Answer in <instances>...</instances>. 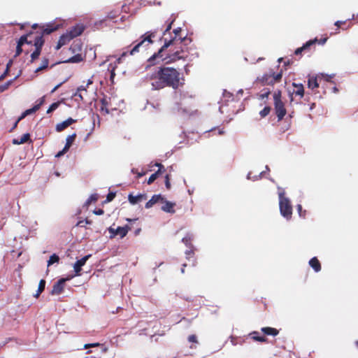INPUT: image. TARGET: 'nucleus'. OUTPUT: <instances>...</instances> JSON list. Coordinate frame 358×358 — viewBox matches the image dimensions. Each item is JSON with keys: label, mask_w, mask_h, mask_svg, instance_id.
<instances>
[{"label": "nucleus", "mask_w": 358, "mask_h": 358, "mask_svg": "<svg viewBox=\"0 0 358 358\" xmlns=\"http://www.w3.org/2000/svg\"><path fill=\"white\" fill-rule=\"evenodd\" d=\"M92 83V82L90 80H89L88 83L86 84L85 86L81 85L79 87H78L77 91L73 94V96L76 97H76H79L80 101H84L83 92H85V93L87 94V87L89 86V85Z\"/></svg>", "instance_id": "19"}, {"label": "nucleus", "mask_w": 358, "mask_h": 358, "mask_svg": "<svg viewBox=\"0 0 358 358\" xmlns=\"http://www.w3.org/2000/svg\"><path fill=\"white\" fill-rule=\"evenodd\" d=\"M155 166H157L159 168L158 169H162L163 171H166L164 166L160 163L157 162Z\"/></svg>", "instance_id": "53"}, {"label": "nucleus", "mask_w": 358, "mask_h": 358, "mask_svg": "<svg viewBox=\"0 0 358 358\" xmlns=\"http://www.w3.org/2000/svg\"><path fill=\"white\" fill-rule=\"evenodd\" d=\"M145 174V172H142V173L137 172V176H136V178H141L142 176H143Z\"/></svg>", "instance_id": "57"}, {"label": "nucleus", "mask_w": 358, "mask_h": 358, "mask_svg": "<svg viewBox=\"0 0 358 358\" xmlns=\"http://www.w3.org/2000/svg\"><path fill=\"white\" fill-rule=\"evenodd\" d=\"M309 265L313 268L315 272L321 271V264L317 257H313L309 261Z\"/></svg>", "instance_id": "23"}, {"label": "nucleus", "mask_w": 358, "mask_h": 358, "mask_svg": "<svg viewBox=\"0 0 358 358\" xmlns=\"http://www.w3.org/2000/svg\"><path fill=\"white\" fill-rule=\"evenodd\" d=\"M10 63H11V61H10L9 63L7 64V67H6L5 72L0 76V81L3 80L6 76V74L8 73V72L9 71V65Z\"/></svg>", "instance_id": "45"}, {"label": "nucleus", "mask_w": 358, "mask_h": 358, "mask_svg": "<svg viewBox=\"0 0 358 358\" xmlns=\"http://www.w3.org/2000/svg\"><path fill=\"white\" fill-rule=\"evenodd\" d=\"M165 171H163L162 169H158L155 173H152L148 180V184H152L160 175L164 173Z\"/></svg>", "instance_id": "29"}, {"label": "nucleus", "mask_w": 358, "mask_h": 358, "mask_svg": "<svg viewBox=\"0 0 358 358\" xmlns=\"http://www.w3.org/2000/svg\"><path fill=\"white\" fill-rule=\"evenodd\" d=\"M69 150H64V148H63L62 150L59 151L56 155L55 157H62L63 155H64L66 152H67Z\"/></svg>", "instance_id": "49"}, {"label": "nucleus", "mask_w": 358, "mask_h": 358, "mask_svg": "<svg viewBox=\"0 0 358 358\" xmlns=\"http://www.w3.org/2000/svg\"><path fill=\"white\" fill-rule=\"evenodd\" d=\"M175 20L176 18L171 16L170 18L165 21L166 27L163 32V36L161 38L164 39V44L158 50L157 52H155L148 59V62H150V64H155V63L159 62V61L165 62L166 64H168L179 59H185L187 57L188 55L187 52L182 49L174 51L171 54L165 53L168 48L173 45L181 44L186 39V36H182L180 35L182 31V29L180 27H178L173 29V33L174 34V37H171L170 38L166 37V34H169V31L171 30V26Z\"/></svg>", "instance_id": "1"}, {"label": "nucleus", "mask_w": 358, "mask_h": 358, "mask_svg": "<svg viewBox=\"0 0 358 358\" xmlns=\"http://www.w3.org/2000/svg\"><path fill=\"white\" fill-rule=\"evenodd\" d=\"M38 110V106H34L33 108H30V109H27L26 110L22 115L20 117H19V120H22L23 118H24L27 115H29L30 114H32L34 113H35L36 111H37Z\"/></svg>", "instance_id": "30"}, {"label": "nucleus", "mask_w": 358, "mask_h": 358, "mask_svg": "<svg viewBox=\"0 0 358 358\" xmlns=\"http://www.w3.org/2000/svg\"><path fill=\"white\" fill-rule=\"evenodd\" d=\"M71 40L72 36H71L67 32L62 34L59 38L55 49L57 50H59L62 46L69 43Z\"/></svg>", "instance_id": "15"}, {"label": "nucleus", "mask_w": 358, "mask_h": 358, "mask_svg": "<svg viewBox=\"0 0 358 358\" xmlns=\"http://www.w3.org/2000/svg\"><path fill=\"white\" fill-rule=\"evenodd\" d=\"M59 261V257L56 254H53L50 257L49 260L48 261V266H50V265L58 263Z\"/></svg>", "instance_id": "32"}, {"label": "nucleus", "mask_w": 358, "mask_h": 358, "mask_svg": "<svg viewBox=\"0 0 358 358\" xmlns=\"http://www.w3.org/2000/svg\"><path fill=\"white\" fill-rule=\"evenodd\" d=\"M48 64H49V61H48V59L47 58H44L43 60H42V64H41V66H40L39 67H38L35 72L36 73H38L43 69H45L48 66Z\"/></svg>", "instance_id": "31"}, {"label": "nucleus", "mask_w": 358, "mask_h": 358, "mask_svg": "<svg viewBox=\"0 0 358 358\" xmlns=\"http://www.w3.org/2000/svg\"><path fill=\"white\" fill-rule=\"evenodd\" d=\"M164 196H162L161 194H155L152 196L150 199V201L152 202L153 205L162 202L163 201Z\"/></svg>", "instance_id": "33"}, {"label": "nucleus", "mask_w": 358, "mask_h": 358, "mask_svg": "<svg viewBox=\"0 0 358 358\" xmlns=\"http://www.w3.org/2000/svg\"><path fill=\"white\" fill-rule=\"evenodd\" d=\"M100 103H101L100 110L101 111H104L105 113L108 114L109 113V110H108V105H109V101L108 100V98L107 97L102 98L100 100Z\"/></svg>", "instance_id": "26"}, {"label": "nucleus", "mask_w": 358, "mask_h": 358, "mask_svg": "<svg viewBox=\"0 0 358 358\" xmlns=\"http://www.w3.org/2000/svg\"><path fill=\"white\" fill-rule=\"evenodd\" d=\"M224 134V131H223L222 130H220H220L218 131V134H219V135H222V134Z\"/></svg>", "instance_id": "64"}, {"label": "nucleus", "mask_w": 358, "mask_h": 358, "mask_svg": "<svg viewBox=\"0 0 358 358\" xmlns=\"http://www.w3.org/2000/svg\"><path fill=\"white\" fill-rule=\"evenodd\" d=\"M278 189L279 208L280 214L282 216L289 220L292 218V206L289 199L285 196V191L280 187Z\"/></svg>", "instance_id": "4"}, {"label": "nucleus", "mask_w": 358, "mask_h": 358, "mask_svg": "<svg viewBox=\"0 0 358 358\" xmlns=\"http://www.w3.org/2000/svg\"><path fill=\"white\" fill-rule=\"evenodd\" d=\"M345 23H346V21L338 20V21H336L334 24H335V26L337 27V30H338L339 28L341 27L342 25L345 24Z\"/></svg>", "instance_id": "46"}, {"label": "nucleus", "mask_w": 358, "mask_h": 358, "mask_svg": "<svg viewBox=\"0 0 358 358\" xmlns=\"http://www.w3.org/2000/svg\"><path fill=\"white\" fill-rule=\"evenodd\" d=\"M261 81L264 85H273V76L272 74H264L261 78Z\"/></svg>", "instance_id": "28"}, {"label": "nucleus", "mask_w": 358, "mask_h": 358, "mask_svg": "<svg viewBox=\"0 0 358 358\" xmlns=\"http://www.w3.org/2000/svg\"><path fill=\"white\" fill-rule=\"evenodd\" d=\"M274 109L278 117V120L280 121L283 119L287 113L284 103L281 100V92L275 91L273 93Z\"/></svg>", "instance_id": "5"}, {"label": "nucleus", "mask_w": 358, "mask_h": 358, "mask_svg": "<svg viewBox=\"0 0 358 358\" xmlns=\"http://www.w3.org/2000/svg\"><path fill=\"white\" fill-rule=\"evenodd\" d=\"M271 107L270 106H265L260 112L259 115L262 117H265L267 116L269 113L271 112Z\"/></svg>", "instance_id": "35"}, {"label": "nucleus", "mask_w": 358, "mask_h": 358, "mask_svg": "<svg viewBox=\"0 0 358 358\" xmlns=\"http://www.w3.org/2000/svg\"><path fill=\"white\" fill-rule=\"evenodd\" d=\"M99 345V343L85 344L84 346V348L87 349L91 347L98 346Z\"/></svg>", "instance_id": "50"}, {"label": "nucleus", "mask_w": 358, "mask_h": 358, "mask_svg": "<svg viewBox=\"0 0 358 358\" xmlns=\"http://www.w3.org/2000/svg\"><path fill=\"white\" fill-rule=\"evenodd\" d=\"M33 32L22 36L17 45L15 57L19 56L22 52V46L24 44H32Z\"/></svg>", "instance_id": "7"}, {"label": "nucleus", "mask_w": 358, "mask_h": 358, "mask_svg": "<svg viewBox=\"0 0 358 358\" xmlns=\"http://www.w3.org/2000/svg\"><path fill=\"white\" fill-rule=\"evenodd\" d=\"M27 142H31L30 134L29 133L23 134L20 138H13L12 141L14 145H21Z\"/></svg>", "instance_id": "20"}, {"label": "nucleus", "mask_w": 358, "mask_h": 358, "mask_svg": "<svg viewBox=\"0 0 358 358\" xmlns=\"http://www.w3.org/2000/svg\"><path fill=\"white\" fill-rule=\"evenodd\" d=\"M41 294V293L38 292V290H37V291H36V293L34 294V296H35L36 298H38V297L40 296V294Z\"/></svg>", "instance_id": "61"}, {"label": "nucleus", "mask_w": 358, "mask_h": 358, "mask_svg": "<svg viewBox=\"0 0 358 358\" xmlns=\"http://www.w3.org/2000/svg\"><path fill=\"white\" fill-rule=\"evenodd\" d=\"M157 31H149L145 33L143 35L141 36V41L138 42H136V44L131 48V45L127 46L124 48V50L122 53V57H126L127 55H135L138 53L141 50H145L149 45L153 43L155 38L157 36ZM135 42L133 43L134 44Z\"/></svg>", "instance_id": "3"}, {"label": "nucleus", "mask_w": 358, "mask_h": 358, "mask_svg": "<svg viewBox=\"0 0 358 358\" xmlns=\"http://www.w3.org/2000/svg\"><path fill=\"white\" fill-rule=\"evenodd\" d=\"M140 231H141V229H140V228L137 229L136 230V231H135V234H136V235H138V234H139V232H140Z\"/></svg>", "instance_id": "62"}, {"label": "nucleus", "mask_w": 358, "mask_h": 358, "mask_svg": "<svg viewBox=\"0 0 358 358\" xmlns=\"http://www.w3.org/2000/svg\"><path fill=\"white\" fill-rule=\"evenodd\" d=\"M249 336L251 337V338L253 341H258L260 343H266L267 338L265 336H259L258 331H252L249 334Z\"/></svg>", "instance_id": "24"}, {"label": "nucleus", "mask_w": 358, "mask_h": 358, "mask_svg": "<svg viewBox=\"0 0 358 358\" xmlns=\"http://www.w3.org/2000/svg\"><path fill=\"white\" fill-rule=\"evenodd\" d=\"M261 331L267 336H276L279 334V331L277 329L270 327H262Z\"/></svg>", "instance_id": "22"}, {"label": "nucleus", "mask_w": 358, "mask_h": 358, "mask_svg": "<svg viewBox=\"0 0 358 358\" xmlns=\"http://www.w3.org/2000/svg\"><path fill=\"white\" fill-rule=\"evenodd\" d=\"M185 253H186V255H187V258H189V257H192L194 255V251L192 249V248H190L189 250L186 251Z\"/></svg>", "instance_id": "48"}, {"label": "nucleus", "mask_w": 358, "mask_h": 358, "mask_svg": "<svg viewBox=\"0 0 358 358\" xmlns=\"http://www.w3.org/2000/svg\"><path fill=\"white\" fill-rule=\"evenodd\" d=\"M131 172H132L133 173H136V174H137V172H138V171H137V170H136V169H131Z\"/></svg>", "instance_id": "63"}, {"label": "nucleus", "mask_w": 358, "mask_h": 358, "mask_svg": "<svg viewBox=\"0 0 358 358\" xmlns=\"http://www.w3.org/2000/svg\"><path fill=\"white\" fill-rule=\"evenodd\" d=\"M182 241L184 244H185L187 247L192 248V245L191 243L192 241V236L187 234L186 236H185Z\"/></svg>", "instance_id": "34"}, {"label": "nucleus", "mask_w": 358, "mask_h": 358, "mask_svg": "<svg viewBox=\"0 0 358 358\" xmlns=\"http://www.w3.org/2000/svg\"><path fill=\"white\" fill-rule=\"evenodd\" d=\"M270 94V91H265L264 93L262 94V97L264 99V97H267L268 94Z\"/></svg>", "instance_id": "54"}, {"label": "nucleus", "mask_w": 358, "mask_h": 358, "mask_svg": "<svg viewBox=\"0 0 358 358\" xmlns=\"http://www.w3.org/2000/svg\"><path fill=\"white\" fill-rule=\"evenodd\" d=\"M187 340L189 343H198L197 337L194 334L189 335Z\"/></svg>", "instance_id": "41"}, {"label": "nucleus", "mask_w": 358, "mask_h": 358, "mask_svg": "<svg viewBox=\"0 0 358 358\" xmlns=\"http://www.w3.org/2000/svg\"><path fill=\"white\" fill-rule=\"evenodd\" d=\"M90 257H91V255H88L76 262V263L73 265V268L76 272V275H80V273L81 271L82 266L85 264L86 262Z\"/></svg>", "instance_id": "13"}, {"label": "nucleus", "mask_w": 358, "mask_h": 358, "mask_svg": "<svg viewBox=\"0 0 358 358\" xmlns=\"http://www.w3.org/2000/svg\"><path fill=\"white\" fill-rule=\"evenodd\" d=\"M59 28V25H55L54 24H48L46 25H43L41 27V32L40 33H33V36H37L41 35L43 38V35L50 34L52 33L53 31L57 30Z\"/></svg>", "instance_id": "11"}, {"label": "nucleus", "mask_w": 358, "mask_h": 358, "mask_svg": "<svg viewBox=\"0 0 358 358\" xmlns=\"http://www.w3.org/2000/svg\"><path fill=\"white\" fill-rule=\"evenodd\" d=\"M115 197V192H109L106 196V202L111 201Z\"/></svg>", "instance_id": "43"}, {"label": "nucleus", "mask_w": 358, "mask_h": 358, "mask_svg": "<svg viewBox=\"0 0 358 358\" xmlns=\"http://www.w3.org/2000/svg\"><path fill=\"white\" fill-rule=\"evenodd\" d=\"M327 41V38H323L320 40L317 39V41H316V43L323 45L326 43Z\"/></svg>", "instance_id": "52"}, {"label": "nucleus", "mask_w": 358, "mask_h": 358, "mask_svg": "<svg viewBox=\"0 0 358 358\" xmlns=\"http://www.w3.org/2000/svg\"><path fill=\"white\" fill-rule=\"evenodd\" d=\"M76 138V134L73 133L71 135H69L67 136L66 139V144L64 145V150H69L73 142L75 141V139Z\"/></svg>", "instance_id": "25"}, {"label": "nucleus", "mask_w": 358, "mask_h": 358, "mask_svg": "<svg viewBox=\"0 0 358 358\" xmlns=\"http://www.w3.org/2000/svg\"><path fill=\"white\" fill-rule=\"evenodd\" d=\"M93 213L95 214V215H103L104 213V211L103 209H96V210H94L93 211Z\"/></svg>", "instance_id": "47"}, {"label": "nucleus", "mask_w": 358, "mask_h": 358, "mask_svg": "<svg viewBox=\"0 0 358 358\" xmlns=\"http://www.w3.org/2000/svg\"><path fill=\"white\" fill-rule=\"evenodd\" d=\"M145 80L149 82L152 90H159L166 87L178 90L183 85L181 73L172 67L159 66L153 69L145 76Z\"/></svg>", "instance_id": "2"}, {"label": "nucleus", "mask_w": 358, "mask_h": 358, "mask_svg": "<svg viewBox=\"0 0 358 358\" xmlns=\"http://www.w3.org/2000/svg\"><path fill=\"white\" fill-rule=\"evenodd\" d=\"M83 60V57L81 54H76L74 56L69 58L64 62L66 63H79Z\"/></svg>", "instance_id": "27"}, {"label": "nucleus", "mask_w": 358, "mask_h": 358, "mask_svg": "<svg viewBox=\"0 0 358 358\" xmlns=\"http://www.w3.org/2000/svg\"><path fill=\"white\" fill-rule=\"evenodd\" d=\"M10 84H11V81H8L3 85H1L0 86V92H3V91L6 90Z\"/></svg>", "instance_id": "44"}, {"label": "nucleus", "mask_w": 358, "mask_h": 358, "mask_svg": "<svg viewBox=\"0 0 358 358\" xmlns=\"http://www.w3.org/2000/svg\"><path fill=\"white\" fill-rule=\"evenodd\" d=\"M60 103H61L60 101H57V102L52 103L50 106L49 108L48 109L47 113H50L53 112L54 110H55L59 107Z\"/></svg>", "instance_id": "37"}, {"label": "nucleus", "mask_w": 358, "mask_h": 358, "mask_svg": "<svg viewBox=\"0 0 358 358\" xmlns=\"http://www.w3.org/2000/svg\"><path fill=\"white\" fill-rule=\"evenodd\" d=\"M152 202L150 201V199L145 203V208H150L153 206Z\"/></svg>", "instance_id": "51"}, {"label": "nucleus", "mask_w": 358, "mask_h": 358, "mask_svg": "<svg viewBox=\"0 0 358 358\" xmlns=\"http://www.w3.org/2000/svg\"><path fill=\"white\" fill-rule=\"evenodd\" d=\"M84 31V27L82 25H76L73 27L67 33L72 36V39L80 36Z\"/></svg>", "instance_id": "18"}, {"label": "nucleus", "mask_w": 358, "mask_h": 358, "mask_svg": "<svg viewBox=\"0 0 358 358\" xmlns=\"http://www.w3.org/2000/svg\"><path fill=\"white\" fill-rule=\"evenodd\" d=\"M70 278H61L57 281L52 286L50 294L52 295H59L62 294L64 289L65 282Z\"/></svg>", "instance_id": "10"}, {"label": "nucleus", "mask_w": 358, "mask_h": 358, "mask_svg": "<svg viewBox=\"0 0 358 358\" xmlns=\"http://www.w3.org/2000/svg\"><path fill=\"white\" fill-rule=\"evenodd\" d=\"M43 103H44V98L43 97L40 99L39 103L38 104H36V106H38V109H39L41 108V106L43 104Z\"/></svg>", "instance_id": "56"}, {"label": "nucleus", "mask_w": 358, "mask_h": 358, "mask_svg": "<svg viewBox=\"0 0 358 358\" xmlns=\"http://www.w3.org/2000/svg\"><path fill=\"white\" fill-rule=\"evenodd\" d=\"M272 76H273V84H275V83L280 81V80L282 77V72L278 73L276 74L273 73Z\"/></svg>", "instance_id": "38"}, {"label": "nucleus", "mask_w": 358, "mask_h": 358, "mask_svg": "<svg viewBox=\"0 0 358 358\" xmlns=\"http://www.w3.org/2000/svg\"><path fill=\"white\" fill-rule=\"evenodd\" d=\"M146 199L147 196L145 194H139L136 196H134L132 194H129L128 196L129 202L132 205L137 204Z\"/></svg>", "instance_id": "16"}, {"label": "nucleus", "mask_w": 358, "mask_h": 358, "mask_svg": "<svg viewBox=\"0 0 358 358\" xmlns=\"http://www.w3.org/2000/svg\"><path fill=\"white\" fill-rule=\"evenodd\" d=\"M62 85V83L58 84L57 85H56L52 90H51V93H53L55 92L61 85Z\"/></svg>", "instance_id": "55"}, {"label": "nucleus", "mask_w": 358, "mask_h": 358, "mask_svg": "<svg viewBox=\"0 0 358 358\" xmlns=\"http://www.w3.org/2000/svg\"><path fill=\"white\" fill-rule=\"evenodd\" d=\"M83 222L84 221H79L77 224V226H80V227H83Z\"/></svg>", "instance_id": "60"}, {"label": "nucleus", "mask_w": 358, "mask_h": 358, "mask_svg": "<svg viewBox=\"0 0 358 358\" xmlns=\"http://www.w3.org/2000/svg\"><path fill=\"white\" fill-rule=\"evenodd\" d=\"M45 283H46V282L45 280L42 279L40 280L38 287V292L42 293L44 291L45 287Z\"/></svg>", "instance_id": "39"}, {"label": "nucleus", "mask_w": 358, "mask_h": 358, "mask_svg": "<svg viewBox=\"0 0 358 358\" xmlns=\"http://www.w3.org/2000/svg\"><path fill=\"white\" fill-rule=\"evenodd\" d=\"M84 222L86 224H91L92 223V220H90L88 219H85Z\"/></svg>", "instance_id": "59"}, {"label": "nucleus", "mask_w": 358, "mask_h": 358, "mask_svg": "<svg viewBox=\"0 0 358 358\" xmlns=\"http://www.w3.org/2000/svg\"><path fill=\"white\" fill-rule=\"evenodd\" d=\"M20 120H19V118L17 120V121H16V122H15V124H13V128L11 129V130H10V131H13L14 129H15V128H16V127H17V125L18 122H19Z\"/></svg>", "instance_id": "58"}, {"label": "nucleus", "mask_w": 358, "mask_h": 358, "mask_svg": "<svg viewBox=\"0 0 358 358\" xmlns=\"http://www.w3.org/2000/svg\"><path fill=\"white\" fill-rule=\"evenodd\" d=\"M316 41H317V38H315L307 41L302 47L297 48L294 51V54L296 55H301L302 52L309 51L310 50V48L316 43Z\"/></svg>", "instance_id": "14"}, {"label": "nucleus", "mask_w": 358, "mask_h": 358, "mask_svg": "<svg viewBox=\"0 0 358 358\" xmlns=\"http://www.w3.org/2000/svg\"><path fill=\"white\" fill-rule=\"evenodd\" d=\"M296 208H297L298 213L299 214V216L301 217L305 218L306 211L302 210V206L301 204H298L296 206Z\"/></svg>", "instance_id": "40"}, {"label": "nucleus", "mask_w": 358, "mask_h": 358, "mask_svg": "<svg viewBox=\"0 0 358 358\" xmlns=\"http://www.w3.org/2000/svg\"><path fill=\"white\" fill-rule=\"evenodd\" d=\"M161 203L163 204L161 207L162 210L171 214L175 213L176 210L174 208L176 205V203L167 201L164 197Z\"/></svg>", "instance_id": "12"}, {"label": "nucleus", "mask_w": 358, "mask_h": 358, "mask_svg": "<svg viewBox=\"0 0 358 358\" xmlns=\"http://www.w3.org/2000/svg\"><path fill=\"white\" fill-rule=\"evenodd\" d=\"M99 199V196L96 194H92L86 201V205L88 206L91 203H95Z\"/></svg>", "instance_id": "36"}, {"label": "nucleus", "mask_w": 358, "mask_h": 358, "mask_svg": "<svg viewBox=\"0 0 358 358\" xmlns=\"http://www.w3.org/2000/svg\"><path fill=\"white\" fill-rule=\"evenodd\" d=\"M292 85L294 87V90L292 94H295L296 96H299L300 98H302L304 95V87L301 83H293Z\"/></svg>", "instance_id": "21"}, {"label": "nucleus", "mask_w": 358, "mask_h": 358, "mask_svg": "<svg viewBox=\"0 0 358 358\" xmlns=\"http://www.w3.org/2000/svg\"><path fill=\"white\" fill-rule=\"evenodd\" d=\"M324 76L321 75H317V76H308V87L313 91L317 90L320 84L321 83L322 80H323Z\"/></svg>", "instance_id": "9"}, {"label": "nucleus", "mask_w": 358, "mask_h": 358, "mask_svg": "<svg viewBox=\"0 0 358 358\" xmlns=\"http://www.w3.org/2000/svg\"><path fill=\"white\" fill-rule=\"evenodd\" d=\"M44 42L45 41L42 36H33L31 45H33L35 47V50L31 55V62H34L36 59L38 58Z\"/></svg>", "instance_id": "6"}, {"label": "nucleus", "mask_w": 358, "mask_h": 358, "mask_svg": "<svg viewBox=\"0 0 358 358\" xmlns=\"http://www.w3.org/2000/svg\"><path fill=\"white\" fill-rule=\"evenodd\" d=\"M165 186L167 189H171L170 175L169 174H166L165 176Z\"/></svg>", "instance_id": "42"}, {"label": "nucleus", "mask_w": 358, "mask_h": 358, "mask_svg": "<svg viewBox=\"0 0 358 358\" xmlns=\"http://www.w3.org/2000/svg\"><path fill=\"white\" fill-rule=\"evenodd\" d=\"M131 229V227L129 225H125L124 227H118L117 229H114L112 227H110L108 230L110 233V238H113L117 235H119L120 238H124L127 236L128 231Z\"/></svg>", "instance_id": "8"}, {"label": "nucleus", "mask_w": 358, "mask_h": 358, "mask_svg": "<svg viewBox=\"0 0 358 358\" xmlns=\"http://www.w3.org/2000/svg\"><path fill=\"white\" fill-rule=\"evenodd\" d=\"M76 122V120H74L71 117L68 118L67 120L57 124L56 125V131L58 132H61L65 129H66L68 127L71 125L72 124L75 123Z\"/></svg>", "instance_id": "17"}]
</instances>
